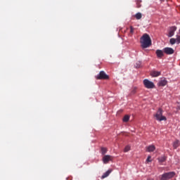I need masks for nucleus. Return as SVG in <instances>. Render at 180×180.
<instances>
[{
    "label": "nucleus",
    "instance_id": "nucleus-1",
    "mask_svg": "<svg viewBox=\"0 0 180 180\" xmlns=\"http://www.w3.org/2000/svg\"><path fill=\"white\" fill-rule=\"evenodd\" d=\"M140 43L143 49H147L148 47H150V46H151L152 44L151 38L150 37V35H148V34H144L141 37Z\"/></svg>",
    "mask_w": 180,
    "mask_h": 180
},
{
    "label": "nucleus",
    "instance_id": "nucleus-2",
    "mask_svg": "<svg viewBox=\"0 0 180 180\" xmlns=\"http://www.w3.org/2000/svg\"><path fill=\"white\" fill-rule=\"evenodd\" d=\"M175 175H176L175 172H165L159 176V179L160 180L172 179V178H174V176H175Z\"/></svg>",
    "mask_w": 180,
    "mask_h": 180
},
{
    "label": "nucleus",
    "instance_id": "nucleus-3",
    "mask_svg": "<svg viewBox=\"0 0 180 180\" xmlns=\"http://www.w3.org/2000/svg\"><path fill=\"white\" fill-rule=\"evenodd\" d=\"M162 109L159 108L156 112V114L154 115V117H155L156 120H158V122H162V120H167V117L164 115H162Z\"/></svg>",
    "mask_w": 180,
    "mask_h": 180
},
{
    "label": "nucleus",
    "instance_id": "nucleus-4",
    "mask_svg": "<svg viewBox=\"0 0 180 180\" xmlns=\"http://www.w3.org/2000/svg\"><path fill=\"white\" fill-rule=\"evenodd\" d=\"M143 85L148 89H153V88H155L154 83L147 79L143 80Z\"/></svg>",
    "mask_w": 180,
    "mask_h": 180
},
{
    "label": "nucleus",
    "instance_id": "nucleus-5",
    "mask_svg": "<svg viewBox=\"0 0 180 180\" xmlns=\"http://www.w3.org/2000/svg\"><path fill=\"white\" fill-rule=\"evenodd\" d=\"M96 79H109V76L103 71H101L99 74L96 76Z\"/></svg>",
    "mask_w": 180,
    "mask_h": 180
},
{
    "label": "nucleus",
    "instance_id": "nucleus-6",
    "mask_svg": "<svg viewBox=\"0 0 180 180\" xmlns=\"http://www.w3.org/2000/svg\"><path fill=\"white\" fill-rule=\"evenodd\" d=\"M163 51L164 53H165V54H167L169 56L171 54H174V53H175V51H174V49L169 48V47H166L163 49Z\"/></svg>",
    "mask_w": 180,
    "mask_h": 180
},
{
    "label": "nucleus",
    "instance_id": "nucleus-7",
    "mask_svg": "<svg viewBox=\"0 0 180 180\" xmlns=\"http://www.w3.org/2000/svg\"><path fill=\"white\" fill-rule=\"evenodd\" d=\"M175 32H176V26L170 27L169 34H168V37H172V36L175 34Z\"/></svg>",
    "mask_w": 180,
    "mask_h": 180
},
{
    "label": "nucleus",
    "instance_id": "nucleus-8",
    "mask_svg": "<svg viewBox=\"0 0 180 180\" xmlns=\"http://www.w3.org/2000/svg\"><path fill=\"white\" fill-rule=\"evenodd\" d=\"M109 161H112V156H110L109 155H106L103 157V164H108V162H109Z\"/></svg>",
    "mask_w": 180,
    "mask_h": 180
},
{
    "label": "nucleus",
    "instance_id": "nucleus-9",
    "mask_svg": "<svg viewBox=\"0 0 180 180\" xmlns=\"http://www.w3.org/2000/svg\"><path fill=\"white\" fill-rule=\"evenodd\" d=\"M155 53H156L158 58L161 59L164 56V51L162 50L158 49V50H156Z\"/></svg>",
    "mask_w": 180,
    "mask_h": 180
},
{
    "label": "nucleus",
    "instance_id": "nucleus-10",
    "mask_svg": "<svg viewBox=\"0 0 180 180\" xmlns=\"http://www.w3.org/2000/svg\"><path fill=\"white\" fill-rule=\"evenodd\" d=\"M168 84V82L167 81V79L164 78L160 80L158 82V86H165Z\"/></svg>",
    "mask_w": 180,
    "mask_h": 180
},
{
    "label": "nucleus",
    "instance_id": "nucleus-11",
    "mask_svg": "<svg viewBox=\"0 0 180 180\" xmlns=\"http://www.w3.org/2000/svg\"><path fill=\"white\" fill-rule=\"evenodd\" d=\"M146 151H148V153H153V152L155 151V146L150 145V146L146 147Z\"/></svg>",
    "mask_w": 180,
    "mask_h": 180
},
{
    "label": "nucleus",
    "instance_id": "nucleus-12",
    "mask_svg": "<svg viewBox=\"0 0 180 180\" xmlns=\"http://www.w3.org/2000/svg\"><path fill=\"white\" fill-rule=\"evenodd\" d=\"M150 75H151V77H160V75H161V72L152 71L150 72Z\"/></svg>",
    "mask_w": 180,
    "mask_h": 180
},
{
    "label": "nucleus",
    "instance_id": "nucleus-13",
    "mask_svg": "<svg viewBox=\"0 0 180 180\" xmlns=\"http://www.w3.org/2000/svg\"><path fill=\"white\" fill-rule=\"evenodd\" d=\"M112 172V170L109 169L105 173L103 174V175L101 176V179H105V178H108L109 175H110V173Z\"/></svg>",
    "mask_w": 180,
    "mask_h": 180
},
{
    "label": "nucleus",
    "instance_id": "nucleus-14",
    "mask_svg": "<svg viewBox=\"0 0 180 180\" xmlns=\"http://www.w3.org/2000/svg\"><path fill=\"white\" fill-rule=\"evenodd\" d=\"M179 146H180L179 140H176L173 143V148H174V150H176L177 147H179Z\"/></svg>",
    "mask_w": 180,
    "mask_h": 180
},
{
    "label": "nucleus",
    "instance_id": "nucleus-15",
    "mask_svg": "<svg viewBox=\"0 0 180 180\" xmlns=\"http://www.w3.org/2000/svg\"><path fill=\"white\" fill-rule=\"evenodd\" d=\"M166 160H167V157L165 156H162L160 158H158L159 162H165Z\"/></svg>",
    "mask_w": 180,
    "mask_h": 180
},
{
    "label": "nucleus",
    "instance_id": "nucleus-16",
    "mask_svg": "<svg viewBox=\"0 0 180 180\" xmlns=\"http://www.w3.org/2000/svg\"><path fill=\"white\" fill-rule=\"evenodd\" d=\"M129 120H130V116H129V115L124 116L123 122H124L125 123H127V122H129Z\"/></svg>",
    "mask_w": 180,
    "mask_h": 180
},
{
    "label": "nucleus",
    "instance_id": "nucleus-17",
    "mask_svg": "<svg viewBox=\"0 0 180 180\" xmlns=\"http://www.w3.org/2000/svg\"><path fill=\"white\" fill-rule=\"evenodd\" d=\"M135 18H136V19H137V20H140V19H141V18H142L141 13H137L135 15Z\"/></svg>",
    "mask_w": 180,
    "mask_h": 180
},
{
    "label": "nucleus",
    "instance_id": "nucleus-18",
    "mask_svg": "<svg viewBox=\"0 0 180 180\" xmlns=\"http://www.w3.org/2000/svg\"><path fill=\"white\" fill-rule=\"evenodd\" d=\"M101 154L105 155L106 153H108V149L106 148H101Z\"/></svg>",
    "mask_w": 180,
    "mask_h": 180
},
{
    "label": "nucleus",
    "instance_id": "nucleus-19",
    "mask_svg": "<svg viewBox=\"0 0 180 180\" xmlns=\"http://www.w3.org/2000/svg\"><path fill=\"white\" fill-rule=\"evenodd\" d=\"M135 67L136 68H140V67H141V61L136 62Z\"/></svg>",
    "mask_w": 180,
    "mask_h": 180
},
{
    "label": "nucleus",
    "instance_id": "nucleus-20",
    "mask_svg": "<svg viewBox=\"0 0 180 180\" xmlns=\"http://www.w3.org/2000/svg\"><path fill=\"white\" fill-rule=\"evenodd\" d=\"M136 7L141 8V1H140V0L136 1Z\"/></svg>",
    "mask_w": 180,
    "mask_h": 180
},
{
    "label": "nucleus",
    "instance_id": "nucleus-21",
    "mask_svg": "<svg viewBox=\"0 0 180 180\" xmlns=\"http://www.w3.org/2000/svg\"><path fill=\"white\" fill-rule=\"evenodd\" d=\"M176 43V39L175 38L170 39V44H175Z\"/></svg>",
    "mask_w": 180,
    "mask_h": 180
},
{
    "label": "nucleus",
    "instance_id": "nucleus-22",
    "mask_svg": "<svg viewBox=\"0 0 180 180\" xmlns=\"http://www.w3.org/2000/svg\"><path fill=\"white\" fill-rule=\"evenodd\" d=\"M128 151H130V146H127L124 149V153H127Z\"/></svg>",
    "mask_w": 180,
    "mask_h": 180
},
{
    "label": "nucleus",
    "instance_id": "nucleus-23",
    "mask_svg": "<svg viewBox=\"0 0 180 180\" xmlns=\"http://www.w3.org/2000/svg\"><path fill=\"white\" fill-rule=\"evenodd\" d=\"M176 41L177 44H179V43H180V35H176Z\"/></svg>",
    "mask_w": 180,
    "mask_h": 180
},
{
    "label": "nucleus",
    "instance_id": "nucleus-24",
    "mask_svg": "<svg viewBox=\"0 0 180 180\" xmlns=\"http://www.w3.org/2000/svg\"><path fill=\"white\" fill-rule=\"evenodd\" d=\"M130 33L131 34L134 33V27H133V26H130Z\"/></svg>",
    "mask_w": 180,
    "mask_h": 180
},
{
    "label": "nucleus",
    "instance_id": "nucleus-25",
    "mask_svg": "<svg viewBox=\"0 0 180 180\" xmlns=\"http://www.w3.org/2000/svg\"><path fill=\"white\" fill-rule=\"evenodd\" d=\"M136 91H137V88L134 87V88L132 89L131 94L132 95H134V94H136Z\"/></svg>",
    "mask_w": 180,
    "mask_h": 180
},
{
    "label": "nucleus",
    "instance_id": "nucleus-26",
    "mask_svg": "<svg viewBox=\"0 0 180 180\" xmlns=\"http://www.w3.org/2000/svg\"><path fill=\"white\" fill-rule=\"evenodd\" d=\"M146 162H151V156H148L146 159Z\"/></svg>",
    "mask_w": 180,
    "mask_h": 180
},
{
    "label": "nucleus",
    "instance_id": "nucleus-27",
    "mask_svg": "<svg viewBox=\"0 0 180 180\" xmlns=\"http://www.w3.org/2000/svg\"><path fill=\"white\" fill-rule=\"evenodd\" d=\"M160 1H164V0H160Z\"/></svg>",
    "mask_w": 180,
    "mask_h": 180
}]
</instances>
